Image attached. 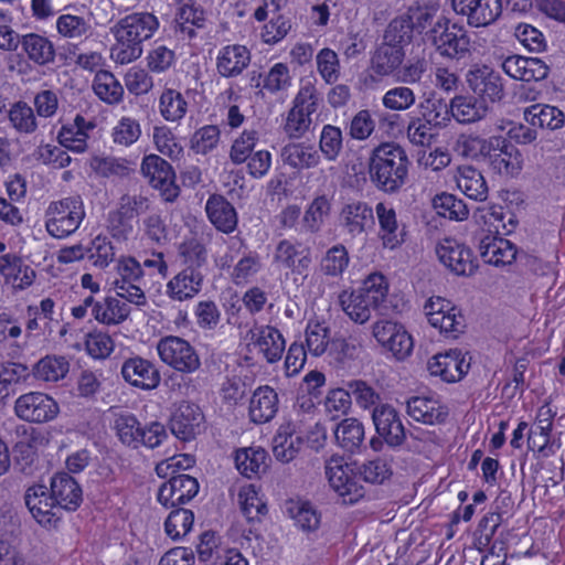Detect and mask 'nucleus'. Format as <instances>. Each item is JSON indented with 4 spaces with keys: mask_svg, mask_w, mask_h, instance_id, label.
Segmentation results:
<instances>
[{
    "mask_svg": "<svg viewBox=\"0 0 565 565\" xmlns=\"http://www.w3.org/2000/svg\"><path fill=\"white\" fill-rule=\"evenodd\" d=\"M334 436L341 448L353 452L364 441V426L356 418H345L337 425Z\"/></svg>",
    "mask_w": 565,
    "mask_h": 565,
    "instance_id": "obj_40",
    "label": "nucleus"
},
{
    "mask_svg": "<svg viewBox=\"0 0 565 565\" xmlns=\"http://www.w3.org/2000/svg\"><path fill=\"white\" fill-rule=\"evenodd\" d=\"M339 305L342 310L356 323H365L371 318L373 303L356 290H344L339 295Z\"/></svg>",
    "mask_w": 565,
    "mask_h": 565,
    "instance_id": "obj_39",
    "label": "nucleus"
},
{
    "mask_svg": "<svg viewBox=\"0 0 565 565\" xmlns=\"http://www.w3.org/2000/svg\"><path fill=\"white\" fill-rule=\"evenodd\" d=\"M87 134L78 127H71L70 125L62 126L57 139L61 146L75 151L84 152L86 150Z\"/></svg>",
    "mask_w": 565,
    "mask_h": 565,
    "instance_id": "obj_62",
    "label": "nucleus"
},
{
    "mask_svg": "<svg viewBox=\"0 0 565 565\" xmlns=\"http://www.w3.org/2000/svg\"><path fill=\"white\" fill-rule=\"evenodd\" d=\"M452 118L460 124H471L483 119L490 107L475 96L456 95L450 100Z\"/></svg>",
    "mask_w": 565,
    "mask_h": 565,
    "instance_id": "obj_30",
    "label": "nucleus"
},
{
    "mask_svg": "<svg viewBox=\"0 0 565 565\" xmlns=\"http://www.w3.org/2000/svg\"><path fill=\"white\" fill-rule=\"evenodd\" d=\"M457 186L471 200L483 202L488 198L489 188L482 173L472 166L458 169Z\"/></svg>",
    "mask_w": 565,
    "mask_h": 565,
    "instance_id": "obj_31",
    "label": "nucleus"
},
{
    "mask_svg": "<svg viewBox=\"0 0 565 565\" xmlns=\"http://www.w3.org/2000/svg\"><path fill=\"white\" fill-rule=\"evenodd\" d=\"M467 147H479V154L490 167L502 175H516L522 170V154L505 138L493 136L489 139L475 138L466 142Z\"/></svg>",
    "mask_w": 565,
    "mask_h": 565,
    "instance_id": "obj_4",
    "label": "nucleus"
},
{
    "mask_svg": "<svg viewBox=\"0 0 565 565\" xmlns=\"http://www.w3.org/2000/svg\"><path fill=\"white\" fill-rule=\"evenodd\" d=\"M438 7L431 0H416L412 2L405 12L407 21H409L413 31L423 35V40L428 42V32L435 23Z\"/></svg>",
    "mask_w": 565,
    "mask_h": 565,
    "instance_id": "obj_26",
    "label": "nucleus"
},
{
    "mask_svg": "<svg viewBox=\"0 0 565 565\" xmlns=\"http://www.w3.org/2000/svg\"><path fill=\"white\" fill-rule=\"evenodd\" d=\"M268 454L262 447L242 448L236 451L235 465L246 478L259 476L267 470Z\"/></svg>",
    "mask_w": 565,
    "mask_h": 565,
    "instance_id": "obj_34",
    "label": "nucleus"
},
{
    "mask_svg": "<svg viewBox=\"0 0 565 565\" xmlns=\"http://www.w3.org/2000/svg\"><path fill=\"white\" fill-rule=\"evenodd\" d=\"M319 148L327 160H337L343 148L341 129L332 125H326L320 135Z\"/></svg>",
    "mask_w": 565,
    "mask_h": 565,
    "instance_id": "obj_51",
    "label": "nucleus"
},
{
    "mask_svg": "<svg viewBox=\"0 0 565 565\" xmlns=\"http://www.w3.org/2000/svg\"><path fill=\"white\" fill-rule=\"evenodd\" d=\"M9 118L15 129L21 132H32L36 128L35 116L31 107L26 104H15L10 113Z\"/></svg>",
    "mask_w": 565,
    "mask_h": 565,
    "instance_id": "obj_64",
    "label": "nucleus"
},
{
    "mask_svg": "<svg viewBox=\"0 0 565 565\" xmlns=\"http://www.w3.org/2000/svg\"><path fill=\"white\" fill-rule=\"evenodd\" d=\"M413 33L414 31L411 23L407 21V17L404 13L388 23L383 40L396 45H402L404 49L405 45L412 42Z\"/></svg>",
    "mask_w": 565,
    "mask_h": 565,
    "instance_id": "obj_54",
    "label": "nucleus"
},
{
    "mask_svg": "<svg viewBox=\"0 0 565 565\" xmlns=\"http://www.w3.org/2000/svg\"><path fill=\"white\" fill-rule=\"evenodd\" d=\"M435 52L448 61L459 62L470 55V38L466 29L440 15L428 32V42Z\"/></svg>",
    "mask_w": 565,
    "mask_h": 565,
    "instance_id": "obj_3",
    "label": "nucleus"
},
{
    "mask_svg": "<svg viewBox=\"0 0 565 565\" xmlns=\"http://www.w3.org/2000/svg\"><path fill=\"white\" fill-rule=\"evenodd\" d=\"M524 119L532 127L555 130L563 127L565 116L555 106L536 104L524 110Z\"/></svg>",
    "mask_w": 565,
    "mask_h": 565,
    "instance_id": "obj_35",
    "label": "nucleus"
},
{
    "mask_svg": "<svg viewBox=\"0 0 565 565\" xmlns=\"http://www.w3.org/2000/svg\"><path fill=\"white\" fill-rule=\"evenodd\" d=\"M330 211L331 203L326 195H319L313 199L302 218L305 228L310 233L319 232L324 217L330 214Z\"/></svg>",
    "mask_w": 565,
    "mask_h": 565,
    "instance_id": "obj_47",
    "label": "nucleus"
},
{
    "mask_svg": "<svg viewBox=\"0 0 565 565\" xmlns=\"http://www.w3.org/2000/svg\"><path fill=\"white\" fill-rule=\"evenodd\" d=\"M300 438H294L292 434L287 431H279L274 438L273 452L277 460L281 462L291 461L298 454L299 446L295 445V441L299 444Z\"/></svg>",
    "mask_w": 565,
    "mask_h": 565,
    "instance_id": "obj_60",
    "label": "nucleus"
},
{
    "mask_svg": "<svg viewBox=\"0 0 565 565\" xmlns=\"http://www.w3.org/2000/svg\"><path fill=\"white\" fill-rule=\"evenodd\" d=\"M220 141V129L217 126L207 125L196 130L191 137V149L201 154L213 150Z\"/></svg>",
    "mask_w": 565,
    "mask_h": 565,
    "instance_id": "obj_56",
    "label": "nucleus"
},
{
    "mask_svg": "<svg viewBox=\"0 0 565 565\" xmlns=\"http://www.w3.org/2000/svg\"><path fill=\"white\" fill-rule=\"evenodd\" d=\"M437 214L449 220L462 221L469 215V209L463 200L450 193L437 194L433 199Z\"/></svg>",
    "mask_w": 565,
    "mask_h": 565,
    "instance_id": "obj_45",
    "label": "nucleus"
},
{
    "mask_svg": "<svg viewBox=\"0 0 565 565\" xmlns=\"http://www.w3.org/2000/svg\"><path fill=\"white\" fill-rule=\"evenodd\" d=\"M205 212L210 222L222 233H233L237 227V212L221 194H212L206 201Z\"/></svg>",
    "mask_w": 565,
    "mask_h": 565,
    "instance_id": "obj_22",
    "label": "nucleus"
},
{
    "mask_svg": "<svg viewBox=\"0 0 565 565\" xmlns=\"http://www.w3.org/2000/svg\"><path fill=\"white\" fill-rule=\"evenodd\" d=\"M375 213L380 225L379 236L383 245L392 249L399 246L405 241V231L397 222L395 210L380 202L375 206Z\"/></svg>",
    "mask_w": 565,
    "mask_h": 565,
    "instance_id": "obj_24",
    "label": "nucleus"
},
{
    "mask_svg": "<svg viewBox=\"0 0 565 565\" xmlns=\"http://www.w3.org/2000/svg\"><path fill=\"white\" fill-rule=\"evenodd\" d=\"M70 363L64 356L46 355L35 363L33 374L46 382H57L68 373Z\"/></svg>",
    "mask_w": 565,
    "mask_h": 565,
    "instance_id": "obj_43",
    "label": "nucleus"
},
{
    "mask_svg": "<svg viewBox=\"0 0 565 565\" xmlns=\"http://www.w3.org/2000/svg\"><path fill=\"white\" fill-rule=\"evenodd\" d=\"M159 28L157 17L150 12H136L120 19L110 31L116 43L110 56L116 63L128 64L142 54V43L149 40Z\"/></svg>",
    "mask_w": 565,
    "mask_h": 565,
    "instance_id": "obj_2",
    "label": "nucleus"
},
{
    "mask_svg": "<svg viewBox=\"0 0 565 565\" xmlns=\"http://www.w3.org/2000/svg\"><path fill=\"white\" fill-rule=\"evenodd\" d=\"M85 216L81 196H68L52 202L45 213V227L50 235L63 238L74 233Z\"/></svg>",
    "mask_w": 565,
    "mask_h": 565,
    "instance_id": "obj_5",
    "label": "nucleus"
},
{
    "mask_svg": "<svg viewBox=\"0 0 565 565\" xmlns=\"http://www.w3.org/2000/svg\"><path fill=\"white\" fill-rule=\"evenodd\" d=\"M366 301L373 303V310L377 309L386 299L388 285L385 277L380 273H373L363 281V286L358 289Z\"/></svg>",
    "mask_w": 565,
    "mask_h": 565,
    "instance_id": "obj_48",
    "label": "nucleus"
},
{
    "mask_svg": "<svg viewBox=\"0 0 565 565\" xmlns=\"http://www.w3.org/2000/svg\"><path fill=\"white\" fill-rule=\"evenodd\" d=\"M278 411V395L269 386L258 387L249 402V417L256 424L271 420Z\"/></svg>",
    "mask_w": 565,
    "mask_h": 565,
    "instance_id": "obj_29",
    "label": "nucleus"
},
{
    "mask_svg": "<svg viewBox=\"0 0 565 565\" xmlns=\"http://www.w3.org/2000/svg\"><path fill=\"white\" fill-rule=\"evenodd\" d=\"M348 388L351 392V396L354 397L356 404L362 408H370L372 406H379L377 403L381 399L380 393H377L370 384L362 380H353L348 383Z\"/></svg>",
    "mask_w": 565,
    "mask_h": 565,
    "instance_id": "obj_58",
    "label": "nucleus"
},
{
    "mask_svg": "<svg viewBox=\"0 0 565 565\" xmlns=\"http://www.w3.org/2000/svg\"><path fill=\"white\" fill-rule=\"evenodd\" d=\"M457 14L465 15L471 26H487L493 23L502 12L501 0H451Z\"/></svg>",
    "mask_w": 565,
    "mask_h": 565,
    "instance_id": "obj_16",
    "label": "nucleus"
},
{
    "mask_svg": "<svg viewBox=\"0 0 565 565\" xmlns=\"http://www.w3.org/2000/svg\"><path fill=\"white\" fill-rule=\"evenodd\" d=\"M93 88L95 94L108 104H115L121 100L124 88L113 73L100 70L96 73Z\"/></svg>",
    "mask_w": 565,
    "mask_h": 565,
    "instance_id": "obj_42",
    "label": "nucleus"
},
{
    "mask_svg": "<svg viewBox=\"0 0 565 565\" xmlns=\"http://www.w3.org/2000/svg\"><path fill=\"white\" fill-rule=\"evenodd\" d=\"M169 427L178 439L192 440L204 429V415L196 404L181 402L170 415Z\"/></svg>",
    "mask_w": 565,
    "mask_h": 565,
    "instance_id": "obj_13",
    "label": "nucleus"
},
{
    "mask_svg": "<svg viewBox=\"0 0 565 565\" xmlns=\"http://www.w3.org/2000/svg\"><path fill=\"white\" fill-rule=\"evenodd\" d=\"M433 128L435 127L420 117L412 118L407 126V137L414 145L428 147L434 138Z\"/></svg>",
    "mask_w": 565,
    "mask_h": 565,
    "instance_id": "obj_63",
    "label": "nucleus"
},
{
    "mask_svg": "<svg viewBox=\"0 0 565 565\" xmlns=\"http://www.w3.org/2000/svg\"><path fill=\"white\" fill-rule=\"evenodd\" d=\"M358 471L363 480L370 483H383L392 476L391 465L380 457L362 463Z\"/></svg>",
    "mask_w": 565,
    "mask_h": 565,
    "instance_id": "obj_55",
    "label": "nucleus"
},
{
    "mask_svg": "<svg viewBox=\"0 0 565 565\" xmlns=\"http://www.w3.org/2000/svg\"><path fill=\"white\" fill-rule=\"evenodd\" d=\"M407 414L415 420L428 425L441 424L448 412L439 402L424 396H413L407 401Z\"/></svg>",
    "mask_w": 565,
    "mask_h": 565,
    "instance_id": "obj_27",
    "label": "nucleus"
},
{
    "mask_svg": "<svg viewBox=\"0 0 565 565\" xmlns=\"http://www.w3.org/2000/svg\"><path fill=\"white\" fill-rule=\"evenodd\" d=\"M250 61L249 51L243 45L225 46L217 57V71L224 77L237 76Z\"/></svg>",
    "mask_w": 565,
    "mask_h": 565,
    "instance_id": "obj_32",
    "label": "nucleus"
},
{
    "mask_svg": "<svg viewBox=\"0 0 565 565\" xmlns=\"http://www.w3.org/2000/svg\"><path fill=\"white\" fill-rule=\"evenodd\" d=\"M469 367L470 362L466 361V356L460 350L438 353L427 363V369L433 376H439L448 383L461 380Z\"/></svg>",
    "mask_w": 565,
    "mask_h": 565,
    "instance_id": "obj_19",
    "label": "nucleus"
},
{
    "mask_svg": "<svg viewBox=\"0 0 565 565\" xmlns=\"http://www.w3.org/2000/svg\"><path fill=\"white\" fill-rule=\"evenodd\" d=\"M158 354L163 363L181 373H193L201 366L194 347L183 338L167 335L157 343Z\"/></svg>",
    "mask_w": 565,
    "mask_h": 565,
    "instance_id": "obj_7",
    "label": "nucleus"
},
{
    "mask_svg": "<svg viewBox=\"0 0 565 565\" xmlns=\"http://www.w3.org/2000/svg\"><path fill=\"white\" fill-rule=\"evenodd\" d=\"M348 468L349 466L343 461L342 457H331L326 463V476L337 493L352 478L347 471Z\"/></svg>",
    "mask_w": 565,
    "mask_h": 565,
    "instance_id": "obj_61",
    "label": "nucleus"
},
{
    "mask_svg": "<svg viewBox=\"0 0 565 565\" xmlns=\"http://www.w3.org/2000/svg\"><path fill=\"white\" fill-rule=\"evenodd\" d=\"M501 67L511 78L522 82H540L545 79L550 73V66L541 58L522 55L505 57Z\"/></svg>",
    "mask_w": 565,
    "mask_h": 565,
    "instance_id": "obj_18",
    "label": "nucleus"
},
{
    "mask_svg": "<svg viewBox=\"0 0 565 565\" xmlns=\"http://www.w3.org/2000/svg\"><path fill=\"white\" fill-rule=\"evenodd\" d=\"M300 254L301 252H299L290 241L282 239L276 247L274 259L287 269L301 273L302 269L308 267L310 258L302 256L297 259Z\"/></svg>",
    "mask_w": 565,
    "mask_h": 565,
    "instance_id": "obj_46",
    "label": "nucleus"
},
{
    "mask_svg": "<svg viewBox=\"0 0 565 565\" xmlns=\"http://www.w3.org/2000/svg\"><path fill=\"white\" fill-rule=\"evenodd\" d=\"M546 425L539 426V431L530 430L527 437V447L530 450H537L543 457L554 454V443L550 444L548 437L552 430V420L545 419Z\"/></svg>",
    "mask_w": 565,
    "mask_h": 565,
    "instance_id": "obj_59",
    "label": "nucleus"
},
{
    "mask_svg": "<svg viewBox=\"0 0 565 565\" xmlns=\"http://www.w3.org/2000/svg\"><path fill=\"white\" fill-rule=\"evenodd\" d=\"M24 502L36 522L45 527H55L62 518V511L49 488L33 484L24 493Z\"/></svg>",
    "mask_w": 565,
    "mask_h": 565,
    "instance_id": "obj_11",
    "label": "nucleus"
},
{
    "mask_svg": "<svg viewBox=\"0 0 565 565\" xmlns=\"http://www.w3.org/2000/svg\"><path fill=\"white\" fill-rule=\"evenodd\" d=\"M405 58L402 45L383 40L371 58L372 71L380 76H388L399 68Z\"/></svg>",
    "mask_w": 565,
    "mask_h": 565,
    "instance_id": "obj_28",
    "label": "nucleus"
},
{
    "mask_svg": "<svg viewBox=\"0 0 565 565\" xmlns=\"http://www.w3.org/2000/svg\"><path fill=\"white\" fill-rule=\"evenodd\" d=\"M286 512L305 532H313L320 526V514L309 502L288 500Z\"/></svg>",
    "mask_w": 565,
    "mask_h": 565,
    "instance_id": "obj_41",
    "label": "nucleus"
},
{
    "mask_svg": "<svg viewBox=\"0 0 565 565\" xmlns=\"http://www.w3.org/2000/svg\"><path fill=\"white\" fill-rule=\"evenodd\" d=\"M124 380L142 390H153L160 383L158 369L148 360L136 356L126 360L121 366Z\"/></svg>",
    "mask_w": 565,
    "mask_h": 565,
    "instance_id": "obj_21",
    "label": "nucleus"
},
{
    "mask_svg": "<svg viewBox=\"0 0 565 565\" xmlns=\"http://www.w3.org/2000/svg\"><path fill=\"white\" fill-rule=\"evenodd\" d=\"M117 435L122 444L137 448L140 444L141 427L138 419L131 414L117 417L115 422Z\"/></svg>",
    "mask_w": 565,
    "mask_h": 565,
    "instance_id": "obj_53",
    "label": "nucleus"
},
{
    "mask_svg": "<svg viewBox=\"0 0 565 565\" xmlns=\"http://www.w3.org/2000/svg\"><path fill=\"white\" fill-rule=\"evenodd\" d=\"M372 420L377 434L370 440L374 451H382L384 445L390 448H399L407 438V431L402 423L399 413L390 404L375 406L372 412Z\"/></svg>",
    "mask_w": 565,
    "mask_h": 565,
    "instance_id": "obj_6",
    "label": "nucleus"
},
{
    "mask_svg": "<svg viewBox=\"0 0 565 565\" xmlns=\"http://www.w3.org/2000/svg\"><path fill=\"white\" fill-rule=\"evenodd\" d=\"M0 274L7 280L19 281L20 288L30 286L35 277L34 270L25 265L21 257L14 254L0 256Z\"/></svg>",
    "mask_w": 565,
    "mask_h": 565,
    "instance_id": "obj_38",
    "label": "nucleus"
},
{
    "mask_svg": "<svg viewBox=\"0 0 565 565\" xmlns=\"http://www.w3.org/2000/svg\"><path fill=\"white\" fill-rule=\"evenodd\" d=\"M473 241L487 264L508 265L515 259L516 247L510 241L493 235L491 231L479 230L475 233Z\"/></svg>",
    "mask_w": 565,
    "mask_h": 565,
    "instance_id": "obj_14",
    "label": "nucleus"
},
{
    "mask_svg": "<svg viewBox=\"0 0 565 565\" xmlns=\"http://www.w3.org/2000/svg\"><path fill=\"white\" fill-rule=\"evenodd\" d=\"M188 103L181 93L174 89H166L160 96V111L164 119L175 121L186 113Z\"/></svg>",
    "mask_w": 565,
    "mask_h": 565,
    "instance_id": "obj_49",
    "label": "nucleus"
},
{
    "mask_svg": "<svg viewBox=\"0 0 565 565\" xmlns=\"http://www.w3.org/2000/svg\"><path fill=\"white\" fill-rule=\"evenodd\" d=\"M467 83L473 94L486 104H494L504 97L503 78L488 66L469 71Z\"/></svg>",
    "mask_w": 565,
    "mask_h": 565,
    "instance_id": "obj_15",
    "label": "nucleus"
},
{
    "mask_svg": "<svg viewBox=\"0 0 565 565\" xmlns=\"http://www.w3.org/2000/svg\"><path fill=\"white\" fill-rule=\"evenodd\" d=\"M375 223L372 206L361 200L345 202L338 215V225L350 239L362 237Z\"/></svg>",
    "mask_w": 565,
    "mask_h": 565,
    "instance_id": "obj_9",
    "label": "nucleus"
},
{
    "mask_svg": "<svg viewBox=\"0 0 565 565\" xmlns=\"http://www.w3.org/2000/svg\"><path fill=\"white\" fill-rule=\"evenodd\" d=\"M92 313L98 322L119 324L129 317L130 307L117 298L106 297L94 305Z\"/></svg>",
    "mask_w": 565,
    "mask_h": 565,
    "instance_id": "obj_37",
    "label": "nucleus"
},
{
    "mask_svg": "<svg viewBox=\"0 0 565 565\" xmlns=\"http://www.w3.org/2000/svg\"><path fill=\"white\" fill-rule=\"evenodd\" d=\"M430 324L446 337L456 339L463 331L465 319L458 310L447 316L431 315Z\"/></svg>",
    "mask_w": 565,
    "mask_h": 565,
    "instance_id": "obj_57",
    "label": "nucleus"
},
{
    "mask_svg": "<svg viewBox=\"0 0 565 565\" xmlns=\"http://www.w3.org/2000/svg\"><path fill=\"white\" fill-rule=\"evenodd\" d=\"M20 45L29 60L39 66L51 64L55 60L54 44L43 35L36 33L25 34L21 36Z\"/></svg>",
    "mask_w": 565,
    "mask_h": 565,
    "instance_id": "obj_33",
    "label": "nucleus"
},
{
    "mask_svg": "<svg viewBox=\"0 0 565 565\" xmlns=\"http://www.w3.org/2000/svg\"><path fill=\"white\" fill-rule=\"evenodd\" d=\"M199 492V482L185 473L171 476L158 491V501L166 508H175L192 500Z\"/></svg>",
    "mask_w": 565,
    "mask_h": 565,
    "instance_id": "obj_17",
    "label": "nucleus"
},
{
    "mask_svg": "<svg viewBox=\"0 0 565 565\" xmlns=\"http://www.w3.org/2000/svg\"><path fill=\"white\" fill-rule=\"evenodd\" d=\"M282 161L294 169L302 170L315 168L320 162V154L313 146L305 143H289L281 150Z\"/></svg>",
    "mask_w": 565,
    "mask_h": 565,
    "instance_id": "obj_36",
    "label": "nucleus"
},
{
    "mask_svg": "<svg viewBox=\"0 0 565 565\" xmlns=\"http://www.w3.org/2000/svg\"><path fill=\"white\" fill-rule=\"evenodd\" d=\"M194 514L189 509H175L168 515L164 527L166 533L173 540L184 536L192 527Z\"/></svg>",
    "mask_w": 565,
    "mask_h": 565,
    "instance_id": "obj_50",
    "label": "nucleus"
},
{
    "mask_svg": "<svg viewBox=\"0 0 565 565\" xmlns=\"http://www.w3.org/2000/svg\"><path fill=\"white\" fill-rule=\"evenodd\" d=\"M438 259L457 276H471L478 268L472 250L455 238L446 237L436 246Z\"/></svg>",
    "mask_w": 565,
    "mask_h": 565,
    "instance_id": "obj_10",
    "label": "nucleus"
},
{
    "mask_svg": "<svg viewBox=\"0 0 565 565\" xmlns=\"http://www.w3.org/2000/svg\"><path fill=\"white\" fill-rule=\"evenodd\" d=\"M420 114L424 120L435 128H444L452 118L451 103L443 98H428L420 104Z\"/></svg>",
    "mask_w": 565,
    "mask_h": 565,
    "instance_id": "obj_44",
    "label": "nucleus"
},
{
    "mask_svg": "<svg viewBox=\"0 0 565 565\" xmlns=\"http://www.w3.org/2000/svg\"><path fill=\"white\" fill-rule=\"evenodd\" d=\"M202 281L201 270L193 266H186L168 282L167 295L179 301L193 298L201 290Z\"/></svg>",
    "mask_w": 565,
    "mask_h": 565,
    "instance_id": "obj_23",
    "label": "nucleus"
},
{
    "mask_svg": "<svg viewBox=\"0 0 565 565\" xmlns=\"http://www.w3.org/2000/svg\"><path fill=\"white\" fill-rule=\"evenodd\" d=\"M268 363H275L281 359L285 350V339L278 329L270 326L255 328L248 332Z\"/></svg>",
    "mask_w": 565,
    "mask_h": 565,
    "instance_id": "obj_25",
    "label": "nucleus"
},
{
    "mask_svg": "<svg viewBox=\"0 0 565 565\" xmlns=\"http://www.w3.org/2000/svg\"><path fill=\"white\" fill-rule=\"evenodd\" d=\"M142 173L150 184L161 192L164 201L173 202L180 193L171 164L157 154L146 156L141 163Z\"/></svg>",
    "mask_w": 565,
    "mask_h": 565,
    "instance_id": "obj_12",
    "label": "nucleus"
},
{
    "mask_svg": "<svg viewBox=\"0 0 565 565\" xmlns=\"http://www.w3.org/2000/svg\"><path fill=\"white\" fill-rule=\"evenodd\" d=\"M411 161L398 143L382 142L369 158V174L374 186L387 194H395L406 184Z\"/></svg>",
    "mask_w": 565,
    "mask_h": 565,
    "instance_id": "obj_1",
    "label": "nucleus"
},
{
    "mask_svg": "<svg viewBox=\"0 0 565 565\" xmlns=\"http://www.w3.org/2000/svg\"><path fill=\"white\" fill-rule=\"evenodd\" d=\"M349 253L342 244L329 248L322 258L321 269L328 276H340L349 265Z\"/></svg>",
    "mask_w": 565,
    "mask_h": 565,
    "instance_id": "obj_52",
    "label": "nucleus"
},
{
    "mask_svg": "<svg viewBox=\"0 0 565 565\" xmlns=\"http://www.w3.org/2000/svg\"><path fill=\"white\" fill-rule=\"evenodd\" d=\"M47 488L61 511H75L83 501L82 488L67 472L55 473Z\"/></svg>",
    "mask_w": 565,
    "mask_h": 565,
    "instance_id": "obj_20",
    "label": "nucleus"
},
{
    "mask_svg": "<svg viewBox=\"0 0 565 565\" xmlns=\"http://www.w3.org/2000/svg\"><path fill=\"white\" fill-rule=\"evenodd\" d=\"M14 413L24 422L42 424L56 418L60 413V407L47 394L30 392L17 398Z\"/></svg>",
    "mask_w": 565,
    "mask_h": 565,
    "instance_id": "obj_8",
    "label": "nucleus"
}]
</instances>
